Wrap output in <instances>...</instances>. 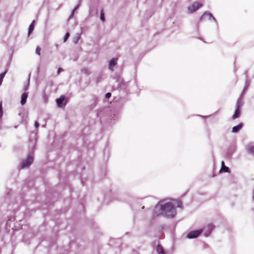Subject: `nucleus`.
<instances>
[{
	"label": "nucleus",
	"mask_w": 254,
	"mask_h": 254,
	"mask_svg": "<svg viewBox=\"0 0 254 254\" xmlns=\"http://www.w3.org/2000/svg\"><path fill=\"white\" fill-rule=\"evenodd\" d=\"M176 214V209L172 203L163 201V215L168 217H173Z\"/></svg>",
	"instance_id": "obj_1"
},
{
	"label": "nucleus",
	"mask_w": 254,
	"mask_h": 254,
	"mask_svg": "<svg viewBox=\"0 0 254 254\" xmlns=\"http://www.w3.org/2000/svg\"><path fill=\"white\" fill-rule=\"evenodd\" d=\"M153 214L154 216L163 215V201L160 202L154 207L153 211Z\"/></svg>",
	"instance_id": "obj_2"
},
{
	"label": "nucleus",
	"mask_w": 254,
	"mask_h": 254,
	"mask_svg": "<svg viewBox=\"0 0 254 254\" xmlns=\"http://www.w3.org/2000/svg\"><path fill=\"white\" fill-rule=\"evenodd\" d=\"M202 6V4L198 1L193 2L188 7V11L189 13H192L197 10L199 7Z\"/></svg>",
	"instance_id": "obj_3"
},
{
	"label": "nucleus",
	"mask_w": 254,
	"mask_h": 254,
	"mask_svg": "<svg viewBox=\"0 0 254 254\" xmlns=\"http://www.w3.org/2000/svg\"><path fill=\"white\" fill-rule=\"evenodd\" d=\"M33 161V155L31 154L29 155L27 158L22 162L21 168L24 169L28 167L32 163Z\"/></svg>",
	"instance_id": "obj_4"
},
{
	"label": "nucleus",
	"mask_w": 254,
	"mask_h": 254,
	"mask_svg": "<svg viewBox=\"0 0 254 254\" xmlns=\"http://www.w3.org/2000/svg\"><path fill=\"white\" fill-rule=\"evenodd\" d=\"M202 232V229L192 231L189 232L187 235V238L189 239H193L197 237Z\"/></svg>",
	"instance_id": "obj_5"
},
{
	"label": "nucleus",
	"mask_w": 254,
	"mask_h": 254,
	"mask_svg": "<svg viewBox=\"0 0 254 254\" xmlns=\"http://www.w3.org/2000/svg\"><path fill=\"white\" fill-rule=\"evenodd\" d=\"M206 19L208 20L212 19V20L215 21V18L212 16V14L210 12H205L200 17V20H203Z\"/></svg>",
	"instance_id": "obj_6"
},
{
	"label": "nucleus",
	"mask_w": 254,
	"mask_h": 254,
	"mask_svg": "<svg viewBox=\"0 0 254 254\" xmlns=\"http://www.w3.org/2000/svg\"><path fill=\"white\" fill-rule=\"evenodd\" d=\"M214 226L211 224H209L207 226V230L204 233V235L205 237H208L211 233L212 230L214 229Z\"/></svg>",
	"instance_id": "obj_7"
},
{
	"label": "nucleus",
	"mask_w": 254,
	"mask_h": 254,
	"mask_svg": "<svg viewBox=\"0 0 254 254\" xmlns=\"http://www.w3.org/2000/svg\"><path fill=\"white\" fill-rule=\"evenodd\" d=\"M246 147L249 153L254 156V142L249 143Z\"/></svg>",
	"instance_id": "obj_8"
},
{
	"label": "nucleus",
	"mask_w": 254,
	"mask_h": 254,
	"mask_svg": "<svg viewBox=\"0 0 254 254\" xmlns=\"http://www.w3.org/2000/svg\"><path fill=\"white\" fill-rule=\"evenodd\" d=\"M117 64V59L116 58H113L112 59L110 62H109V69L113 70V67L116 65Z\"/></svg>",
	"instance_id": "obj_9"
},
{
	"label": "nucleus",
	"mask_w": 254,
	"mask_h": 254,
	"mask_svg": "<svg viewBox=\"0 0 254 254\" xmlns=\"http://www.w3.org/2000/svg\"><path fill=\"white\" fill-rule=\"evenodd\" d=\"M28 95V94L27 92H24L21 95L20 103L22 105H23L25 104Z\"/></svg>",
	"instance_id": "obj_10"
},
{
	"label": "nucleus",
	"mask_w": 254,
	"mask_h": 254,
	"mask_svg": "<svg viewBox=\"0 0 254 254\" xmlns=\"http://www.w3.org/2000/svg\"><path fill=\"white\" fill-rule=\"evenodd\" d=\"M243 124L241 123L239 124L238 126H235L232 128V132L234 133H236L238 132L242 127Z\"/></svg>",
	"instance_id": "obj_11"
},
{
	"label": "nucleus",
	"mask_w": 254,
	"mask_h": 254,
	"mask_svg": "<svg viewBox=\"0 0 254 254\" xmlns=\"http://www.w3.org/2000/svg\"><path fill=\"white\" fill-rule=\"evenodd\" d=\"M64 100V97L62 96L60 98L57 99L56 102L58 107H61L63 106V102Z\"/></svg>",
	"instance_id": "obj_12"
},
{
	"label": "nucleus",
	"mask_w": 254,
	"mask_h": 254,
	"mask_svg": "<svg viewBox=\"0 0 254 254\" xmlns=\"http://www.w3.org/2000/svg\"><path fill=\"white\" fill-rule=\"evenodd\" d=\"M156 251L158 254H165L163 247L160 245H158Z\"/></svg>",
	"instance_id": "obj_13"
},
{
	"label": "nucleus",
	"mask_w": 254,
	"mask_h": 254,
	"mask_svg": "<svg viewBox=\"0 0 254 254\" xmlns=\"http://www.w3.org/2000/svg\"><path fill=\"white\" fill-rule=\"evenodd\" d=\"M30 75H29V77L27 79V81L25 85L23 87V90L25 92L28 89L29 86V82H30Z\"/></svg>",
	"instance_id": "obj_14"
},
{
	"label": "nucleus",
	"mask_w": 254,
	"mask_h": 254,
	"mask_svg": "<svg viewBox=\"0 0 254 254\" xmlns=\"http://www.w3.org/2000/svg\"><path fill=\"white\" fill-rule=\"evenodd\" d=\"M241 114V111L239 109H236L234 114L233 115L232 118L233 119H235L239 117Z\"/></svg>",
	"instance_id": "obj_15"
},
{
	"label": "nucleus",
	"mask_w": 254,
	"mask_h": 254,
	"mask_svg": "<svg viewBox=\"0 0 254 254\" xmlns=\"http://www.w3.org/2000/svg\"><path fill=\"white\" fill-rule=\"evenodd\" d=\"M34 23H35V20H33L32 22V23H31V24L30 25L29 27V30H28V35H30V33H31L33 31V30H34Z\"/></svg>",
	"instance_id": "obj_16"
},
{
	"label": "nucleus",
	"mask_w": 254,
	"mask_h": 254,
	"mask_svg": "<svg viewBox=\"0 0 254 254\" xmlns=\"http://www.w3.org/2000/svg\"><path fill=\"white\" fill-rule=\"evenodd\" d=\"M7 70L0 74V85L1 84L3 78H4L5 74H6Z\"/></svg>",
	"instance_id": "obj_17"
},
{
	"label": "nucleus",
	"mask_w": 254,
	"mask_h": 254,
	"mask_svg": "<svg viewBox=\"0 0 254 254\" xmlns=\"http://www.w3.org/2000/svg\"><path fill=\"white\" fill-rule=\"evenodd\" d=\"M220 171H223L225 172H229V168L226 166H223V167H221Z\"/></svg>",
	"instance_id": "obj_18"
},
{
	"label": "nucleus",
	"mask_w": 254,
	"mask_h": 254,
	"mask_svg": "<svg viewBox=\"0 0 254 254\" xmlns=\"http://www.w3.org/2000/svg\"><path fill=\"white\" fill-rule=\"evenodd\" d=\"M243 105V103L242 102H241V101L239 99L238 101H237V109H239L240 108H241Z\"/></svg>",
	"instance_id": "obj_19"
},
{
	"label": "nucleus",
	"mask_w": 254,
	"mask_h": 254,
	"mask_svg": "<svg viewBox=\"0 0 254 254\" xmlns=\"http://www.w3.org/2000/svg\"><path fill=\"white\" fill-rule=\"evenodd\" d=\"M69 36V33L68 32L66 33L64 37V42H65L67 41Z\"/></svg>",
	"instance_id": "obj_20"
},
{
	"label": "nucleus",
	"mask_w": 254,
	"mask_h": 254,
	"mask_svg": "<svg viewBox=\"0 0 254 254\" xmlns=\"http://www.w3.org/2000/svg\"><path fill=\"white\" fill-rule=\"evenodd\" d=\"M40 52H41V48L38 46L37 47V48L36 49V51H35L36 53L38 55H40Z\"/></svg>",
	"instance_id": "obj_21"
},
{
	"label": "nucleus",
	"mask_w": 254,
	"mask_h": 254,
	"mask_svg": "<svg viewBox=\"0 0 254 254\" xmlns=\"http://www.w3.org/2000/svg\"><path fill=\"white\" fill-rule=\"evenodd\" d=\"M80 36L79 35L77 36L76 38L74 39L73 42L75 44H77L80 39Z\"/></svg>",
	"instance_id": "obj_22"
},
{
	"label": "nucleus",
	"mask_w": 254,
	"mask_h": 254,
	"mask_svg": "<svg viewBox=\"0 0 254 254\" xmlns=\"http://www.w3.org/2000/svg\"><path fill=\"white\" fill-rule=\"evenodd\" d=\"M100 19L102 21H104L105 18L103 11H101L100 13Z\"/></svg>",
	"instance_id": "obj_23"
},
{
	"label": "nucleus",
	"mask_w": 254,
	"mask_h": 254,
	"mask_svg": "<svg viewBox=\"0 0 254 254\" xmlns=\"http://www.w3.org/2000/svg\"><path fill=\"white\" fill-rule=\"evenodd\" d=\"M82 71L86 74H89L90 73L89 70L86 68L82 69Z\"/></svg>",
	"instance_id": "obj_24"
},
{
	"label": "nucleus",
	"mask_w": 254,
	"mask_h": 254,
	"mask_svg": "<svg viewBox=\"0 0 254 254\" xmlns=\"http://www.w3.org/2000/svg\"><path fill=\"white\" fill-rule=\"evenodd\" d=\"M2 115V103L1 102L0 103V117H1Z\"/></svg>",
	"instance_id": "obj_25"
},
{
	"label": "nucleus",
	"mask_w": 254,
	"mask_h": 254,
	"mask_svg": "<svg viewBox=\"0 0 254 254\" xmlns=\"http://www.w3.org/2000/svg\"><path fill=\"white\" fill-rule=\"evenodd\" d=\"M74 14V10H72L71 14L70 15V16L69 17V19L72 18Z\"/></svg>",
	"instance_id": "obj_26"
},
{
	"label": "nucleus",
	"mask_w": 254,
	"mask_h": 254,
	"mask_svg": "<svg viewBox=\"0 0 254 254\" xmlns=\"http://www.w3.org/2000/svg\"><path fill=\"white\" fill-rule=\"evenodd\" d=\"M105 96H106V98H110L111 97V94L110 93L108 92V93L106 94Z\"/></svg>",
	"instance_id": "obj_27"
},
{
	"label": "nucleus",
	"mask_w": 254,
	"mask_h": 254,
	"mask_svg": "<svg viewBox=\"0 0 254 254\" xmlns=\"http://www.w3.org/2000/svg\"><path fill=\"white\" fill-rule=\"evenodd\" d=\"M63 70V69L61 67L59 68L57 71L58 74H60V73Z\"/></svg>",
	"instance_id": "obj_28"
},
{
	"label": "nucleus",
	"mask_w": 254,
	"mask_h": 254,
	"mask_svg": "<svg viewBox=\"0 0 254 254\" xmlns=\"http://www.w3.org/2000/svg\"><path fill=\"white\" fill-rule=\"evenodd\" d=\"M35 126L36 127H39V123H38V122L36 121L35 122Z\"/></svg>",
	"instance_id": "obj_29"
},
{
	"label": "nucleus",
	"mask_w": 254,
	"mask_h": 254,
	"mask_svg": "<svg viewBox=\"0 0 254 254\" xmlns=\"http://www.w3.org/2000/svg\"><path fill=\"white\" fill-rule=\"evenodd\" d=\"M80 5V4L77 5L73 9V10H74V11L79 7Z\"/></svg>",
	"instance_id": "obj_30"
},
{
	"label": "nucleus",
	"mask_w": 254,
	"mask_h": 254,
	"mask_svg": "<svg viewBox=\"0 0 254 254\" xmlns=\"http://www.w3.org/2000/svg\"><path fill=\"white\" fill-rule=\"evenodd\" d=\"M223 166H225L224 165V162L223 161H222L221 162V167H223Z\"/></svg>",
	"instance_id": "obj_31"
}]
</instances>
